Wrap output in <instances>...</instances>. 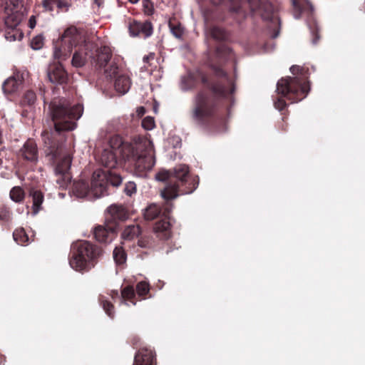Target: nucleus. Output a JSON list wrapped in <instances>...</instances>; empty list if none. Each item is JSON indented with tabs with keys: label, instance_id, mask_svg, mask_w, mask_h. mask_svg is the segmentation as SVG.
Listing matches in <instances>:
<instances>
[{
	"label": "nucleus",
	"instance_id": "nucleus-47",
	"mask_svg": "<svg viewBox=\"0 0 365 365\" xmlns=\"http://www.w3.org/2000/svg\"><path fill=\"white\" fill-rule=\"evenodd\" d=\"M213 91L215 93L220 95V96H223L226 95V92H227L225 88L220 84L214 86Z\"/></svg>",
	"mask_w": 365,
	"mask_h": 365
},
{
	"label": "nucleus",
	"instance_id": "nucleus-34",
	"mask_svg": "<svg viewBox=\"0 0 365 365\" xmlns=\"http://www.w3.org/2000/svg\"><path fill=\"white\" fill-rule=\"evenodd\" d=\"M210 36L218 41L225 40L227 38L225 31L219 27H212L210 31Z\"/></svg>",
	"mask_w": 365,
	"mask_h": 365
},
{
	"label": "nucleus",
	"instance_id": "nucleus-25",
	"mask_svg": "<svg viewBox=\"0 0 365 365\" xmlns=\"http://www.w3.org/2000/svg\"><path fill=\"white\" fill-rule=\"evenodd\" d=\"M160 212V207L155 203H152L144 210L143 215L145 220H153L157 217Z\"/></svg>",
	"mask_w": 365,
	"mask_h": 365
},
{
	"label": "nucleus",
	"instance_id": "nucleus-53",
	"mask_svg": "<svg viewBox=\"0 0 365 365\" xmlns=\"http://www.w3.org/2000/svg\"><path fill=\"white\" fill-rule=\"evenodd\" d=\"M138 114L143 115L145 113V108L143 107H140L137 110Z\"/></svg>",
	"mask_w": 365,
	"mask_h": 365
},
{
	"label": "nucleus",
	"instance_id": "nucleus-61",
	"mask_svg": "<svg viewBox=\"0 0 365 365\" xmlns=\"http://www.w3.org/2000/svg\"><path fill=\"white\" fill-rule=\"evenodd\" d=\"M313 43H317V41L314 39V40L313 41Z\"/></svg>",
	"mask_w": 365,
	"mask_h": 365
},
{
	"label": "nucleus",
	"instance_id": "nucleus-2",
	"mask_svg": "<svg viewBox=\"0 0 365 365\" xmlns=\"http://www.w3.org/2000/svg\"><path fill=\"white\" fill-rule=\"evenodd\" d=\"M91 48V45L87 41L86 34L75 26H70L61 36L59 47L56 46L53 56L58 61L66 60L74 48L72 65L79 68L85 65L88 56L91 57L88 53Z\"/></svg>",
	"mask_w": 365,
	"mask_h": 365
},
{
	"label": "nucleus",
	"instance_id": "nucleus-28",
	"mask_svg": "<svg viewBox=\"0 0 365 365\" xmlns=\"http://www.w3.org/2000/svg\"><path fill=\"white\" fill-rule=\"evenodd\" d=\"M13 237L17 244L26 245L29 242V237L23 228H19L13 232Z\"/></svg>",
	"mask_w": 365,
	"mask_h": 365
},
{
	"label": "nucleus",
	"instance_id": "nucleus-18",
	"mask_svg": "<svg viewBox=\"0 0 365 365\" xmlns=\"http://www.w3.org/2000/svg\"><path fill=\"white\" fill-rule=\"evenodd\" d=\"M111 58V49L108 46H103L97 50L96 62L100 67H106Z\"/></svg>",
	"mask_w": 365,
	"mask_h": 365
},
{
	"label": "nucleus",
	"instance_id": "nucleus-10",
	"mask_svg": "<svg viewBox=\"0 0 365 365\" xmlns=\"http://www.w3.org/2000/svg\"><path fill=\"white\" fill-rule=\"evenodd\" d=\"M128 29L132 36L142 35L146 38L153 34V26L150 21L141 23L133 20L130 22Z\"/></svg>",
	"mask_w": 365,
	"mask_h": 365
},
{
	"label": "nucleus",
	"instance_id": "nucleus-58",
	"mask_svg": "<svg viewBox=\"0 0 365 365\" xmlns=\"http://www.w3.org/2000/svg\"><path fill=\"white\" fill-rule=\"evenodd\" d=\"M158 105H155V106H154L153 109H154L155 113H157V110H158Z\"/></svg>",
	"mask_w": 365,
	"mask_h": 365
},
{
	"label": "nucleus",
	"instance_id": "nucleus-50",
	"mask_svg": "<svg viewBox=\"0 0 365 365\" xmlns=\"http://www.w3.org/2000/svg\"><path fill=\"white\" fill-rule=\"evenodd\" d=\"M118 67L115 64H112L110 68H106L105 72L110 77L117 73Z\"/></svg>",
	"mask_w": 365,
	"mask_h": 365
},
{
	"label": "nucleus",
	"instance_id": "nucleus-38",
	"mask_svg": "<svg viewBox=\"0 0 365 365\" xmlns=\"http://www.w3.org/2000/svg\"><path fill=\"white\" fill-rule=\"evenodd\" d=\"M56 6L61 11L67 12L71 7L72 2L71 0H58Z\"/></svg>",
	"mask_w": 365,
	"mask_h": 365
},
{
	"label": "nucleus",
	"instance_id": "nucleus-40",
	"mask_svg": "<svg viewBox=\"0 0 365 365\" xmlns=\"http://www.w3.org/2000/svg\"><path fill=\"white\" fill-rule=\"evenodd\" d=\"M136 290L140 296H143L149 292V285L145 282H140L137 284Z\"/></svg>",
	"mask_w": 365,
	"mask_h": 365
},
{
	"label": "nucleus",
	"instance_id": "nucleus-1",
	"mask_svg": "<svg viewBox=\"0 0 365 365\" xmlns=\"http://www.w3.org/2000/svg\"><path fill=\"white\" fill-rule=\"evenodd\" d=\"M120 158L133 162L135 175L145 178L155 164L153 143L145 136L135 138L131 142H124L117 135L108 137L97 160L112 170L120 164Z\"/></svg>",
	"mask_w": 365,
	"mask_h": 365
},
{
	"label": "nucleus",
	"instance_id": "nucleus-19",
	"mask_svg": "<svg viewBox=\"0 0 365 365\" xmlns=\"http://www.w3.org/2000/svg\"><path fill=\"white\" fill-rule=\"evenodd\" d=\"M294 7V17L298 19L301 13L306 10H312V6L308 0H292Z\"/></svg>",
	"mask_w": 365,
	"mask_h": 365
},
{
	"label": "nucleus",
	"instance_id": "nucleus-54",
	"mask_svg": "<svg viewBox=\"0 0 365 365\" xmlns=\"http://www.w3.org/2000/svg\"><path fill=\"white\" fill-rule=\"evenodd\" d=\"M216 74L218 75V76H224L225 75V72L219 68V69H217L216 71Z\"/></svg>",
	"mask_w": 365,
	"mask_h": 365
},
{
	"label": "nucleus",
	"instance_id": "nucleus-15",
	"mask_svg": "<svg viewBox=\"0 0 365 365\" xmlns=\"http://www.w3.org/2000/svg\"><path fill=\"white\" fill-rule=\"evenodd\" d=\"M49 81L53 83L63 84L67 80V74L61 65L55 66L48 73Z\"/></svg>",
	"mask_w": 365,
	"mask_h": 365
},
{
	"label": "nucleus",
	"instance_id": "nucleus-6",
	"mask_svg": "<svg viewBox=\"0 0 365 365\" xmlns=\"http://www.w3.org/2000/svg\"><path fill=\"white\" fill-rule=\"evenodd\" d=\"M123 181L122 177L115 170L108 171L101 169L93 172L91 180V191L95 197H101L107 195L108 184L114 187L119 186Z\"/></svg>",
	"mask_w": 365,
	"mask_h": 365
},
{
	"label": "nucleus",
	"instance_id": "nucleus-12",
	"mask_svg": "<svg viewBox=\"0 0 365 365\" xmlns=\"http://www.w3.org/2000/svg\"><path fill=\"white\" fill-rule=\"evenodd\" d=\"M72 192L77 197H88L89 200L98 198L95 197L91 191V187H88V184L83 181H78L73 183Z\"/></svg>",
	"mask_w": 365,
	"mask_h": 365
},
{
	"label": "nucleus",
	"instance_id": "nucleus-24",
	"mask_svg": "<svg viewBox=\"0 0 365 365\" xmlns=\"http://www.w3.org/2000/svg\"><path fill=\"white\" fill-rule=\"evenodd\" d=\"M189 173L188 167L185 165H177L172 173L173 175L182 183L186 182Z\"/></svg>",
	"mask_w": 365,
	"mask_h": 365
},
{
	"label": "nucleus",
	"instance_id": "nucleus-20",
	"mask_svg": "<svg viewBox=\"0 0 365 365\" xmlns=\"http://www.w3.org/2000/svg\"><path fill=\"white\" fill-rule=\"evenodd\" d=\"M170 222L164 219L155 224L154 227V231L160 237L167 239L170 237Z\"/></svg>",
	"mask_w": 365,
	"mask_h": 365
},
{
	"label": "nucleus",
	"instance_id": "nucleus-51",
	"mask_svg": "<svg viewBox=\"0 0 365 365\" xmlns=\"http://www.w3.org/2000/svg\"><path fill=\"white\" fill-rule=\"evenodd\" d=\"M290 71L291 73L293 74V75H297L298 73H302V68H301L299 66H292L291 68H290Z\"/></svg>",
	"mask_w": 365,
	"mask_h": 365
},
{
	"label": "nucleus",
	"instance_id": "nucleus-8",
	"mask_svg": "<svg viewBox=\"0 0 365 365\" xmlns=\"http://www.w3.org/2000/svg\"><path fill=\"white\" fill-rule=\"evenodd\" d=\"M213 112V106L210 98L204 93H200L195 100V108L192 117L195 120L200 121L210 116Z\"/></svg>",
	"mask_w": 365,
	"mask_h": 365
},
{
	"label": "nucleus",
	"instance_id": "nucleus-31",
	"mask_svg": "<svg viewBox=\"0 0 365 365\" xmlns=\"http://www.w3.org/2000/svg\"><path fill=\"white\" fill-rule=\"evenodd\" d=\"M24 191L21 187H14L10 191V198L15 202H21L24 198Z\"/></svg>",
	"mask_w": 365,
	"mask_h": 365
},
{
	"label": "nucleus",
	"instance_id": "nucleus-4",
	"mask_svg": "<svg viewBox=\"0 0 365 365\" xmlns=\"http://www.w3.org/2000/svg\"><path fill=\"white\" fill-rule=\"evenodd\" d=\"M101 250L88 241H78L72 245L69 264L78 272H88L97 263Z\"/></svg>",
	"mask_w": 365,
	"mask_h": 365
},
{
	"label": "nucleus",
	"instance_id": "nucleus-32",
	"mask_svg": "<svg viewBox=\"0 0 365 365\" xmlns=\"http://www.w3.org/2000/svg\"><path fill=\"white\" fill-rule=\"evenodd\" d=\"M113 259L116 264H123L125 262L126 255L121 247H116L113 250Z\"/></svg>",
	"mask_w": 365,
	"mask_h": 365
},
{
	"label": "nucleus",
	"instance_id": "nucleus-33",
	"mask_svg": "<svg viewBox=\"0 0 365 365\" xmlns=\"http://www.w3.org/2000/svg\"><path fill=\"white\" fill-rule=\"evenodd\" d=\"M24 36L23 33L19 29H7L5 32V38L9 41L21 40Z\"/></svg>",
	"mask_w": 365,
	"mask_h": 365
},
{
	"label": "nucleus",
	"instance_id": "nucleus-44",
	"mask_svg": "<svg viewBox=\"0 0 365 365\" xmlns=\"http://www.w3.org/2000/svg\"><path fill=\"white\" fill-rule=\"evenodd\" d=\"M46 135H49V138H50V142L52 143L53 147L54 146V148H60V146H61V145H56V144L53 142V140H52V138H51V134H50V133H47V132H44V133L42 134V138H43V142H44V144H45V145L48 148V150H46V153H47V155H51V156L52 157V155H49V154H48V153H50V149H49V147H48V143L49 140L47 139V138H46Z\"/></svg>",
	"mask_w": 365,
	"mask_h": 365
},
{
	"label": "nucleus",
	"instance_id": "nucleus-52",
	"mask_svg": "<svg viewBox=\"0 0 365 365\" xmlns=\"http://www.w3.org/2000/svg\"><path fill=\"white\" fill-rule=\"evenodd\" d=\"M30 27L33 29L36 25V21L34 16H31L29 19Z\"/></svg>",
	"mask_w": 365,
	"mask_h": 365
},
{
	"label": "nucleus",
	"instance_id": "nucleus-27",
	"mask_svg": "<svg viewBox=\"0 0 365 365\" xmlns=\"http://www.w3.org/2000/svg\"><path fill=\"white\" fill-rule=\"evenodd\" d=\"M31 195L33 198V210H34V215H36L38 213L41 208V205L43 200V196L41 192L38 190H34L31 192Z\"/></svg>",
	"mask_w": 365,
	"mask_h": 365
},
{
	"label": "nucleus",
	"instance_id": "nucleus-60",
	"mask_svg": "<svg viewBox=\"0 0 365 365\" xmlns=\"http://www.w3.org/2000/svg\"><path fill=\"white\" fill-rule=\"evenodd\" d=\"M1 143V133H0V143Z\"/></svg>",
	"mask_w": 365,
	"mask_h": 365
},
{
	"label": "nucleus",
	"instance_id": "nucleus-22",
	"mask_svg": "<svg viewBox=\"0 0 365 365\" xmlns=\"http://www.w3.org/2000/svg\"><path fill=\"white\" fill-rule=\"evenodd\" d=\"M22 16L19 13H12L8 15L5 20V26L7 29H19L18 26L21 21Z\"/></svg>",
	"mask_w": 365,
	"mask_h": 365
},
{
	"label": "nucleus",
	"instance_id": "nucleus-37",
	"mask_svg": "<svg viewBox=\"0 0 365 365\" xmlns=\"http://www.w3.org/2000/svg\"><path fill=\"white\" fill-rule=\"evenodd\" d=\"M43 45V38L42 36H36L34 37L31 41V47L34 50H38Z\"/></svg>",
	"mask_w": 365,
	"mask_h": 365
},
{
	"label": "nucleus",
	"instance_id": "nucleus-42",
	"mask_svg": "<svg viewBox=\"0 0 365 365\" xmlns=\"http://www.w3.org/2000/svg\"><path fill=\"white\" fill-rule=\"evenodd\" d=\"M58 0H42V6L46 11H53L54 4H57Z\"/></svg>",
	"mask_w": 365,
	"mask_h": 365
},
{
	"label": "nucleus",
	"instance_id": "nucleus-11",
	"mask_svg": "<svg viewBox=\"0 0 365 365\" xmlns=\"http://www.w3.org/2000/svg\"><path fill=\"white\" fill-rule=\"evenodd\" d=\"M93 235L97 241L101 243H108L115 237L114 228L110 226L98 225L93 229Z\"/></svg>",
	"mask_w": 365,
	"mask_h": 365
},
{
	"label": "nucleus",
	"instance_id": "nucleus-62",
	"mask_svg": "<svg viewBox=\"0 0 365 365\" xmlns=\"http://www.w3.org/2000/svg\"><path fill=\"white\" fill-rule=\"evenodd\" d=\"M95 2H96V3H97V2H98V0H95Z\"/></svg>",
	"mask_w": 365,
	"mask_h": 365
},
{
	"label": "nucleus",
	"instance_id": "nucleus-30",
	"mask_svg": "<svg viewBox=\"0 0 365 365\" xmlns=\"http://www.w3.org/2000/svg\"><path fill=\"white\" fill-rule=\"evenodd\" d=\"M195 85V78L192 74H187L182 77L180 81V88L183 91H187Z\"/></svg>",
	"mask_w": 365,
	"mask_h": 365
},
{
	"label": "nucleus",
	"instance_id": "nucleus-14",
	"mask_svg": "<svg viewBox=\"0 0 365 365\" xmlns=\"http://www.w3.org/2000/svg\"><path fill=\"white\" fill-rule=\"evenodd\" d=\"M153 357L151 350L141 349L135 356L133 365H153Z\"/></svg>",
	"mask_w": 365,
	"mask_h": 365
},
{
	"label": "nucleus",
	"instance_id": "nucleus-56",
	"mask_svg": "<svg viewBox=\"0 0 365 365\" xmlns=\"http://www.w3.org/2000/svg\"><path fill=\"white\" fill-rule=\"evenodd\" d=\"M150 58H154V54H150V56H148L147 57H144V61H147Z\"/></svg>",
	"mask_w": 365,
	"mask_h": 365
},
{
	"label": "nucleus",
	"instance_id": "nucleus-7",
	"mask_svg": "<svg viewBox=\"0 0 365 365\" xmlns=\"http://www.w3.org/2000/svg\"><path fill=\"white\" fill-rule=\"evenodd\" d=\"M47 139L49 140L48 145L50 149L49 155H52V159L56 163L55 172L56 174L66 173L71 165L72 158L71 155L66 150L65 148L61 145L60 148H55L50 142L48 135H46Z\"/></svg>",
	"mask_w": 365,
	"mask_h": 365
},
{
	"label": "nucleus",
	"instance_id": "nucleus-5",
	"mask_svg": "<svg viewBox=\"0 0 365 365\" xmlns=\"http://www.w3.org/2000/svg\"><path fill=\"white\" fill-rule=\"evenodd\" d=\"M309 91V83H302V79L299 76L283 78L277 84V93L287 97L291 103L302 100L307 96Z\"/></svg>",
	"mask_w": 365,
	"mask_h": 365
},
{
	"label": "nucleus",
	"instance_id": "nucleus-29",
	"mask_svg": "<svg viewBox=\"0 0 365 365\" xmlns=\"http://www.w3.org/2000/svg\"><path fill=\"white\" fill-rule=\"evenodd\" d=\"M168 26L170 32L175 37L178 38H182L184 34V29L180 24L174 22L170 20L169 21Z\"/></svg>",
	"mask_w": 365,
	"mask_h": 365
},
{
	"label": "nucleus",
	"instance_id": "nucleus-39",
	"mask_svg": "<svg viewBox=\"0 0 365 365\" xmlns=\"http://www.w3.org/2000/svg\"><path fill=\"white\" fill-rule=\"evenodd\" d=\"M142 126L144 129L150 130L155 127V120L153 117L147 116L142 120Z\"/></svg>",
	"mask_w": 365,
	"mask_h": 365
},
{
	"label": "nucleus",
	"instance_id": "nucleus-26",
	"mask_svg": "<svg viewBox=\"0 0 365 365\" xmlns=\"http://www.w3.org/2000/svg\"><path fill=\"white\" fill-rule=\"evenodd\" d=\"M178 185L176 184H170L165 187L161 191V196L166 200H172L178 196Z\"/></svg>",
	"mask_w": 365,
	"mask_h": 365
},
{
	"label": "nucleus",
	"instance_id": "nucleus-45",
	"mask_svg": "<svg viewBox=\"0 0 365 365\" xmlns=\"http://www.w3.org/2000/svg\"><path fill=\"white\" fill-rule=\"evenodd\" d=\"M10 219V212L5 207H0V220L7 221Z\"/></svg>",
	"mask_w": 365,
	"mask_h": 365
},
{
	"label": "nucleus",
	"instance_id": "nucleus-59",
	"mask_svg": "<svg viewBox=\"0 0 365 365\" xmlns=\"http://www.w3.org/2000/svg\"><path fill=\"white\" fill-rule=\"evenodd\" d=\"M278 34H278V32H277V33L274 34L273 35V36H272V37H273V38H276V37H277Z\"/></svg>",
	"mask_w": 365,
	"mask_h": 365
},
{
	"label": "nucleus",
	"instance_id": "nucleus-49",
	"mask_svg": "<svg viewBox=\"0 0 365 365\" xmlns=\"http://www.w3.org/2000/svg\"><path fill=\"white\" fill-rule=\"evenodd\" d=\"M197 185H198V180H195V179H193L192 180V186L189 187V188H187V190L182 192V194L192 193L197 188Z\"/></svg>",
	"mask_w": 365,
	"mask_h": 365
},
{
	"label": "nucleus",
	"instance_id": "nucleus-41",
	"mask_svg": "<svg viewBox=\"0 0 365 365\" xmlns=\"http://www.w3.org/2000/svg\"><path fill=\"white\" fill-rule=\"evenodd\" d=\"M172 173L169 170H163L155 175V179L158 181H165L171 178Z\"/></svg>",
	"mask_w": 365,
	"mask_h": 365
},
{
	"label": "nucleus",
	"instance_id": "nucleus-3",
	"mask_svg": "<svg viewBox=\"0 0 365 365\" xmlns=\"http://www.w3.org/2000/svg\"><path fill=\"white\" fill-rule=\"evenodd\" d=\"M49 114L58 133L73 130L76 121L81 117L83 108L81 104L71 106L64 98H53L48 106Z\"/></svg>",
	"mask_w": 365,
	"mask_h": 365
},
{
	"label": "nucleus",
	"instance_id": "nucleus-13",
	"mask_svg": "<svg viewBox=\"0 0 365 365\" xmlns=\"http://www.w3.org/2000/svg\"><path fill=\"white\" fill-rule=\"evenodd\" d=\"M23 157L31 162L36 163L38 160V150L36 143L32 140H27L23 145L21 150Z\"/></svg>",
	"mask_w": 365,
	"mask_h": 365
},
{
	"label": "nucleus",
	"instance_id": "nucleus-16",
	"mask_svg": "<svg viewBox=\"0 0 365 365\" xmlns=\"http://www.w3.org/2000/svg\"><path fill=\"white\" fill-rule=\"evenodd\" d=\"M131 85L130 77L125 74L119 75L115 81V88L120 94L126 93Z\"/></svg>",
	"mask_w": 365,
	"mask_h": 365
},
{
	"label": "nucleus",
	"instance_id": "nucleus-43",
	"mask_svg": "<svg viewBox=\"0 0 365 365\" xmlns=\"http://www.w3.org/2000/svg\"><path fill=\"white\" fill-rule=\"evenodd\" d=\"M124 191L128 196H131L136 192V185L134 182L129 181L125 185Z\"/></svg>",
	"mask_w": 365,
	"mask_h": 365
},
{
	"label": "nucleus",
	"instance_id": "nucleus-21",
	"mask_svg": "<svg viewBox=\"0 0 365 365\" xmlns=\"http://www.w3.org/2000/svg\"><path fill=\"white\" fill-rule=\"evenodd\" d=\"M140 233V228L138 225L127 226L122 232V238L124 240H132L138 237Z\"/></svg>",
	"mask_w": 365,
	"mask_h": 365
},
{
	"label": "nucleus",
	"instance_id": "nucleus-57",
	"mask_svg": "<svg viewBox=\"0 0 365 365\" xmlns=\"http://www.w3.org/2000/svg\"><path fill=\"white\" fill-rule=\"evenodd\" d=\"M131 4H136L139 0H128Z\"/></svg>",
	"mask_w": 365,
	"mask_h": 365
},
{
	"label": "nucleus",
	"instance_id": "nucleus-9",
	"mask_svg": "<svg viewBox=\"0 0 365 365\" xmlns=\"http://www.w3.org/2000/svg\"><path fill=\"white\" fill-rule=\"evenodd\" d=\"M28 72L26 71H16L13 76L7 78L2 88L6 93H12L17 91L24 81L25 78L28 77Z\"/></svg>",
	"mask_w": 365,
	"mask_h": 365
},
{
	"label": "nucleus",
	"instance_id": "nucleus-48",
	"mask_svg": "<svg viewBox=\"0 0 365 365\" xmlns=\"http://www.w3.org/2000/svg\"><path fill=\"white\" fill-rule=\"evenodd\" d=\"M286 105L287 104L283 99L279 98L277 101H274V107L279 110H283Z\"/></svg>",
	"mask_w": 365,
	"mask_h": 365
},
{
	"label": "nucleus",
	"instance_id": "nucleus-55",
	"mask_svg": "<svg viewBox=\"0 0 365 365\" xmlns=\"http://www.w3.org/2000/svg\"><path fill=\"white\" fill-rule=\"evenodd\" d=\"M170 207H167L165 208V212H163V215H165V217H168L167 215L168 214V212H170Z\"/></svg>",
	"mask_w": 365,
	"mask_h": 365
},
{
	"label": "nucleus",
	"instance_id": "nucleus-23",
	"mask_svg": "<svg viewBox=\"0 0 365 365\" xmlns=\"http://www.w3.org/2000/svg\"><path fill=\"white\" fill-rule=\"evenodd\" d=\"M135 297V291L133 287H126L121 292L122 303L127 306H129V302L133 305L135 304V302L133 300Z\"/></svg>",
	"mask_w": 365,
	"mask_h": 365
},
{
	"label": "nucleus",
	"instance_id": "nucleus-17",
	"mask_svg": "<svg viewBox=\"0 0 365 365\" xmlns=\"http://www.w3.org/2000/svg\"><path fill=\"white\" fill-rule=\"evenodd\" d=\"M108 214L113 221L124 220L128 217V213L122 205H110L108 208Z\"/></svg>",
	"mask_w": 365,
	"mask_h": 365
},
{
	"label": "nucleus",
	"instance_id": "nucleus-36",
	"mask_svg": "<svg viewBox=\"0 0 365 365\" xmlns=\"http://www.w3.org/2000/svg\"><path fill=\"white\" fill-rule=\"evenodd\" d=\"M100 301L106 313L110 317L113 318L114 316L113 306L109 302L105 300L103 297L100 298Z\"/></svg>",
	"mask_w": 365,
	"mask_h": 365
},
{
	"label": "nucleus",
	"instance_id": "nucleus-35",
	"mask_svg": "<svg viewBox=\"0 0 365 365\" xmlns=\"http://www.w3.org/2000/svg\"><path fill=\"white\" fill-rule=\"evenodd\" d=\"M36 96L35 93L32 91H28L25 93V94L24 96V98L22 100V103L24 105L31 106V105L34 104V103L36 102Z\"/></svg>",
	"mask_w": 365,
	"mask_h": 365
},
{
	"label": "nucleus",
	"instance_id": "nucleus-46",
	"mask_svg": "<svg viewBox=\"0 0 365 365\" xmlns=\"http://www.w3.org/2000/svg\"><path fill=\"white\" fill-rule=\"evenodd\" d=\"M229 6L230 11L234 12H239L241 8V3L239 0L231 1Z\"/></svg>",
	"mask_w": 365,
	"mask_h": 365
}]
</instances>
